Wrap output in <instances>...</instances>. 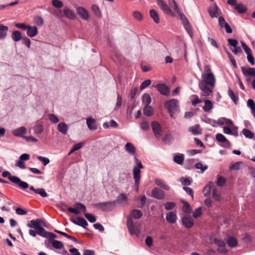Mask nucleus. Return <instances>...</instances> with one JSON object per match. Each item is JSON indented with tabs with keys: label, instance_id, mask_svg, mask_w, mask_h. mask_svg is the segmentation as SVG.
Returning a JSON list of instances; mask_svg holds the SVG:
<instances>
[{
	"label": "nucleus",
	"instance_id": "nucleus-40",
	"mask_svg": "<svg viewBox=\"0 0 255 255\" xmlns=\"http://www.w3.org/2000/svg\"><path fill=\"white\" fill-rule=\"evenodd\" d=\"M143 114L146 116H151L153 114V109L149 105L144 106L143 109Z\"/></svg>",
	"mask_w": 255,
	"mask_h": 255
},
{
	"label": "nucleus",
	"instance_id": "nucleus-20",
	"mask_svg": "<svg viewBox=\"0 0 255 255\" xmlns=\"http://www.w3.org/2000/svg\"><path fill=\"white\" fill-rule=\"evenodd\" d=\"M63 13L64 15L70 19H75L76 18V14L72 10L68 7H65L63 9Z\"/></svg>",
	"mask_w": 255,
	"mask_h": 255
},
{
	"label": "nucleus",
	"instance_id": "nucleus-18",
	"mask_svg": "<svg viewBox=\"0 0 255 255\" xmlns=\"http://www.w3.org/2000/svg\"><path fill=\"white\" fill-rule=\"evenodd\" d=\"M166 220L169 223L174 224L177 220V216L174 212H169L166 214Z\"/></svg>",
	"mask_w": 255,
	"mask_h": 255
},
{
	"label": "nucleus",
	"instance_id": "nucleus-44",
	"mask_svg": "<svg viewBox=\"0 0 255 255\" xmlns=\"http://www.w3.org/2000/svg\"><path fill=\"white\" fill-rule=\"evenodd\" d=\"M52 246L56 249H61L64 247L63 243L57 240H53L52 242Z\"/></svg>",
	"mask_w": 255,
	"mask_h": 255
},
{
	"label": "nucleus",
	"instance_id": "nucleus-29",
	"mask_svg": "<svg viewBox=\"0 0 255 255\" xmlns=\"http://www.w3.org/2000/svg\"><path fill=\"white\" fill-rule=\"evenodd\" d=\"M8 29L7 26L0 23V39H3L6 37Z\"/></svg>",
	"mask_w": 255,
	"mask_h": 255
},
{
	"label": "nucleus",
	"instance_id": "nucleus-28",
	"mask_svg": "<svg viewBox=\"0 0 255 255\" xmlns=\"http://www.w3.org/2000/svg\"><path fill=\"white\" fill-rule=\"evenodd\" d=\"M182 203L184 205L182 207V210L186 214H190L192 212V208L190 205L185 201H182Z\"/></svg>",
	"mask_w": 255,
	"mask_h": 255
},
{
	"label": "nucleus",
	"instance_id": "nucleus-16",
	"mask_svg": "<svg viewBox=\"0 0 255 255\" xmlns=\"http://www.w3.org/2000/svg\"><path fill=\"white\" fill-rule=\"evenodd\" d=\"M133 178L135 181V184L136 186L139 185L140 179V170L138 167H133Z\"/></svg>",
	"mask_w": 255,
	"mask_h": 255
},
{
	"label": "nucleus",
	"instance_id": "nucleus-8",
	"mask_svg": "<svg viewBox=\"0 0 255 255\" xmlns=\"http://www.w3.org/2000/svg\"><path fill=\"white\" fill-rule=\"evenodd\" d=\"M77 14L80 17L85 20H88L89 19L90 15L88 11L83 7L78 6L76 7Z\"/></svg>",
	"mask_w": 255,
	"mask_h": 255
},
{
	"label": "nucleus",
	"instance_id": "nucleus-15",
	"mask_svg": "<svg viewBox=\"0 0 255 255\" xmlns=\"http://www.w3.org/2000/svg\"><path fill=\"white\" fill-rule=\"evenodd\" d=\"M241 70L244 75L246 77L249 76H255V68L250 67L246 68L243 66L241 67Z\"/></svg>",
	"mask_w": 255,
	"mask_h": 255
},
{
	"label": "nucleus",
	"instance_id": "nucleus-37",
	"mask_svg": "<svg viewBox=\"0 0 255 255\" xmlns=\"http://www.w3.org/2000/svg\"><path fill=\"white\" fill-rule=\"evenodd\" d=\"M235 9L240 13H245L247 11V8L242 4H237L235 6Z\"/></svg>",
	"mask_w": 255,
	"mask_h": 255
},
{
	"label": "nucleus",
	"instance_id": "nucleus-38",
	"mask_svg": "<svg viewBox=\"0 0 255 255\" xmlns=\"http://www.w3.org/2000/svg\"><path fill=\"white\" fill-rule=\"evenodd\" d=\"M151 102L150 96L148 94H144L142 97V102L145 106L149 105Z\"/></svg>",
	"mask_w": 255,
	"mask_h": 255
},
{
	"label": "nucleus",
	"instance_id": "nucleus-62",
	"mask_svg": "<svg viewBox=\"0 0 255 255\" xmlns=\"http://www.w3.org/2000/svg\"><path fill=\"white\" fill-rule=\"evenodd\" d=\"M37 159L40 161L42 162L43 165L45 166L47 165L50 162L49 159L47 157H44L41 156H37Z\"/></svg>",
	"mask_w": 255,
	"mask_h": 255
},
{
	"label": "nucleus",
	"instance_id": "nucleus-46",
	"mask_svg": "<svg viewBox=\"0 0 255 255\" xmlns=\"http://www.w3.org/2000/svg\"><path fill=\"white\" fill-rule=\"evenodd\" d=\"M168 2L170 6L173 8L175 12L178 13H179V8L175 0H168Z\"/></svg>",
	"mask_w": 255,
	"mask_h": 255
},
{
	"label": "nucleus",
	"instance_id": "nucleus-33",
	"mask_svg": "<svg viewBox=\"0 0 255 255\" xmlns=\"http://www.w3.org/2000/svg\"><path fill=\"white\" fill-rule=\"evenodd\" d=\"M149 14L150 17L153 19L155 23H158L159 22L158 14L154 9L150 10Z\"/></svg>",
	"mask_w": 255,
	"mask_h": 255
},
{
	"label": "nucleus",
	"instance_id": "nucleus-12",
	"mask_svg": "<svg viewBox=\"0 0 255 255\" xmlns=\"http://www.w3.org/2000/svg\"><path fill=\"white\" fill-rule=\"evenodd\" d=\"M127 225L128 232L131 235L135 234L138 236V235L139 234V230L135 228L133 225V221L131 220V219H128Z\"/></svg>",
	"mask_w": 255,
	"mask_h": 255
},
{
	"label": "nucleus",
	"instance_id": "nucleus-17",
	"mask_svg": "<svg viewBox=\"0 0 255 255\" xmlns=\"http://www.w3.org/2000/svg\"><path fill=\"white\" fill-rule=\"evenodd\" d=\"M77 220L78 221H76L74 219H71L72 222L74 224L80 226L84 228H85L88 225L86 220L82 217H78Z\"/></svg>",
	"mask_w": 255,
	"mask_h": 255
},
{
	"label": "nucleus",
	"instance_id": "nucleus-6",
	"mask_svg": "<svg viewBox=\"0 0 255 255\" xmlns=\"http://www.w3.org/2000/svg\"><path fill=\"white\" fill-rule=\"evenodd\" d=\"M181 221L183 226L186 229L191 228L194 224L193 218L188 215H185L181 218Z\"/></svg>",
	"mask_w": 255,
	"mask_h": 255
},
{
	"label": "nucleus",
	"instance_id": "nucleus-51",
	"mask_svg": "<svg viewBox=\"0 0 255 255\" xmlns=\"http://www.w3.org/2000/svg\"><path fill=\"white\" fill-rule=\"evenodd\" d=\"M212 197L216 201H220L221 199V196L220 194L215 188H213V189Z\"/></svg>",
	"mask_w": 255,
	"mask_h": 255
},
{
	"label": "nucleus",
	"instance_id": "nucleus-52",
	"mask_svg": "<svg viewBox=\"0 0 255 255\" xmlns=\"http://www.w3.org/2000/svg\"><path fill=\"white\" fill-rule=\"evenodd\" d=\"M84 216L91 223H93L96 221V218L91 214L85 213Z\"/></svg>",
	"mask_w": 255,
	"mask_h": 255
},
{
	"label": "nucleus",
	"instance_id": "nucleus-22",
	"mask_svg": "<svg viewBox=\"0 0 255 255\" xmlns=\"http://www.w3.org/2000/svg\"><path fill=\"white\" fill-rule=\"evenodd\" d=\"M41 222V219H37L35 220H32L30 221V224H28V227L31 228H34L36 231L40 228V223Z\"/></svg>",
	"mask_w": 255,
	"mask_h": 255
},
{
	"label": "nucleus",
	"instance_id": "nucleus-50",
	"mask_svg": "<svg viewBox=\"0 0 255 255\" xmlns=\"http://www.w3.org/2000/svg\"><path fill=\"white\" fill-rule=\"evenodd\" d=\"M228 94L230 97L231 98V99L233 101L234 103L235 104H237L238 101V97L235 96V94H234L233 91L230 88L228 90Z\"/></svg>",
	"mask_w": 255,
	"mask_h": 255
},
{
	"label": "nucleus",
	"instance_id": "nucleus-57",
	"mask_svg": "<svg viewBox=\"0 0 255 255\" xmlns=\"http://www.w3.org/2000/svg\"><path fill=\"white\" fill-rule=\"evenodd\" d=\"M133 16L135 19H136L139 21H141L143 19L142 15L138 11H133Z\"/></svg>",
	"mask_w": 255,
	"mask_h": 255
},
{
	"label": "nucleus",
	"instance_id": "nucleus-43",
	"mask_svg": "<svg viewBox=\"0 0 255 255\" xmlns=\"http://www.w3.org/2000/svg\"><path fill=\"white\" fill-rule=\"evenodd\" d=\"M194 167L196 169H200V173H203L204 171L208 169V166L206 165H203L201 162H198L194 165Z\"/></svg>",
	"mask_w": 255,
	"mask_h": 255
},
{
	"label": "nucleus",
	"instance_id": "nucleus-48",
	"mask_svg": "<svg viewBox=\"0 0 255 255\" xmlns=\"http://www.w3.org/2000/svg\"><path fill=\"white\" fill-rule=\"evenodd\" d=\"M242 133L247 138H252L254 137V133L248 129L244 128Z\"/></svg>",
	"mask_w": 255,
	"mask_h": 255
},
{
	"label": "nucleus",
	"instance_id": "nucleus-25",
	"mask_svg": "<svg viewBox=\"0 0 255 255\" xmlns=\"http://www.w3.org/2000/svg\"><path fill=\"white\" fill-rule=\"evenodd\" d=\"M238 241L237 240L233 237H230L227 238V244L228 246L230 248H234L238 245Z\"/></svg>",
	"mask_w": 255,
	"mask_h": 255
},
{
	"label": "nucleus",
	"instance_id": "nucleus-27",
	"mask_svg": "<svg viewBox=\"0 0 255 255\" xmlns=\"http://www.w3.org/2000/svg\"><path fill=\"white\" fill-rule=\"evenodd\" d=\"M126 150L129 154L133 155L135 153V148L133 144L130 142H128L125 145Z\"/></svg>",
	"mask_w": 255,
	"mask_h": 255
},
{
	"label": "nucleus",
	"instance_id": "nucleus-9",
	"mask_svg": "<svg viewBox=\"0 0 255 255\" xmlns=\"http://www.w3.org/2000/svg\"><path fill=\"white\" fill-rule=\"evenodd\" d=\"M208 12L212 18L217 17L221 13L216 3L210 6L208 8Z\"/></svg>",
	"mask_w": 255,
	"mask_h": 255
},
{
	"label": "nucleus",
	"instance_id": "nucleus-49",
	"mask_svg": "<svg viewBox=\"0 0 255 255\" xmlns=\"http://www.w3.org/2000/svg\"><path fill=\"white\" fill-rule=\"evenodd\" d=\"M226 183V179L223 176H219L217 178V185L220 187L224 186Z\"/></svg>",
	"mask_w": 255,
	"mask_h": 255
},
{
	"label": "nucleus",
	"instance_id": "nucleus-2",
	"mask_svg": "<svg viewBox=\"0 0 255 255\" xmlns=\"http://www.w3.org/2000/svg\"><path fill=\"white\" fill-rule=\"evenodd\" d=\"M2 176L3 177H7L11 182L18 185L22 189H25L29 187L27 183L21 181L16 176H11L10 172L7 171H3L2 173Z\"/></svg>",
	"mask_w": 255,
	"mask_h": 255
},
{
	"label": "nucleus",
	"instance_id": "nucleus-36",
	"mask_svg": "<svg viewBox=\"0 0 255 255\" xmlns=\"http://www.w3.org/2000/svg\"><path fill=\"white\" fill-rule=\"evenodd\" d=\"M184 159V155L182 154L175 155L173 158L174 161L179 165H182L183 164Z\"/></svg>",
	"mask_w": 255,
	"mask_h": 255
},
{
	"label": "nucleus",
	"instance_id": "nucleus-21",
	"mask_svg": "<svg viewBox=\"0 0 255 255\" xmlns=\"http://www.w3.org/2000/svg\"><path fill=\"white\" fill-rule=\"evenodd\" d=\"M31 191L34 192L36 194L40 195L42 197H47L48 196L47 193L45 190L43 188L35 189L32 186L29 187Z\"/></svg>",
	"mask_w": 255,
	"mask_h": 255
},
{
	"label": "nucleus",
	"instance_id": "nucleus-5",
	"mask_svg": "<svg viewBox=\"0 0 255 255\" xmlns=\"http://www.w3.org/2000/svg\"><path fill=\"white\" fill-rule=\"evenodd\" d=\"M179 16L180 17V19L182 21V24L184 26V28L189 34L191 37H192L193 36V32L192 30V28L190 25L189 21L186 18V16L181 13H179Z\"/></svg>",
	"mask_w": 255,
	"mask_h": 255
},
{
	"label": "nucleus",
	"instance_id": "nucleus-3",
	"mask_svg": "<svg viewBox=\"0 0 255 255\" xmlns=\"http://www.w3.org/2000/svg\"><path fill=\"white\" fill-rule=\"evenodd\" d=\"M178 100L175 99L166 101L164 103V106L167 109L170 117H173V114L178 112Z\"/></svg>",
	"mask_w": 255,
	"mask_h": 255
},
{
	"label": "nucleus",
	"instance_id": "nucleus-60",
	"mask_svg": "<svg viewBox=\"0 0 255 255\" xmlns=\"http://www.w3.org/2000/svg\"><path fill=\"white\" fill-rule=\"evenodd\" d=\"M164 206L165 209L166 210H170L174 207L175 206V203L174 202H167L164 204Z\"/></svg>",
	"mask_w": 255,
	"mask_h": 255
},
{
	"label": "nucleus",
	"instance_id": "nucleus-42",
	"mask_svg": "<svg viewBox=\"0 0 255 255\" xmlns=\"http://www.w3.org/2000/svg\"><path fill=\"white\" fill-rule=\"evenodd\" d=\"M91 9L96 16L99 18L102 16V13L101 12L100 9L97 5L96 4H93L91 6Z\"/></svg>",
	"mask_w": 255,
	"mask_h": 255
},
{
	"label": "nucleus",
	"instance_id": "nucleus-13",
	"mask_svg": "<svg viewBox=\"0 0 255 255\" xmlns=\"http://www.w3.org/2000/svg\"><path fill=\"white\" fill-rule=\"evenodd\" d=\"M152 197L153 198L161 200L165 197L164 192L158 188H154L152 189L151 192Z\"/></svg>",
	"mask_w": 255,
	"mask_h": 255
},
{
	"label": "nucleus",
	"instance_id": "nucleus-54",
	"mask_svg": "<svg viewBox=\"0 0 255 255\" xmlns=\"http://www.w3.org/2000/svg\"><path fill=\"white\" fill-rule=\"evenodd\" d=\"M33 129L34 130V133H40L43 130V126L39 124V125L35 126L33 128Z\"/></svg>",
	"mask_w": 255,
	"mask_h": 255
},
{
	"label": "nucleus",
	"instance_id": "nucleus-19",
	"mask_svg": "<svg viewBox=\"0 0 255 255\" xmlns=\"http://www.w3.org/2000/svg\"><path fill=\"white\" fill-rule=\"evenodd\" d=\"M27 35L29 37H34L37 34L38 30L36 26H31L28 25L27 28H26Z\"/></svg>",
	"mask_w": 255,
	"mask_h": 255
},
{
	"label": "nucleus",
	"instance_id": "nucleus-7",
	"mask_svg": "<svg viewBox=\"0 0 255 255\" xmlns=\"http://www.w3.org/2000/svg\"><path fill=\"white\" fill-rule=\"evenodd\" d=\"M152 86L156 88L161 95L168 96L170 93L169 88L164 84H153Z\"/></svg>",
	"mask_w": 255,
	"mask_h": 255
},
{
	"label": "nucleus",
	"instance_id": "nucleus-61",
	"mask_svg": "<svg viewBox=\"0 0 255 255\" xmlns=\"http://www.w3.org/2000/svg\"><path fill=\"white\" fill-rule=\"evenodd\" d=\"M247 105L252 109L253 112H255V104L253 100H248L247 102Z\"/></svg>",
	"mask_w": 255,
	"mask_h": 255
},
{
	"label": "nucleus",
	"instance_id": "nucleus-30",
	"mask_svg": "<svg viewBox=\"0 0 255 255\" xmlns=\"http://www.w3.org/2000/svg\"><path fill=\"white\" fill-rule=\"evenodd\" d=\"M130 216L134 219H138L142 217V213L140 210L133 209L130 213Z\"/></svg>",
	"mask_w": 255,
	"mask_h": 255
},
{
	"label": "nucleus",
	"instance_id": "nucleus-41",
	"mask_svg": "<svg viewBox=\"0 0 255 255\" xmlns=\"http://www.w3.org/2000/svg\"><path fill=\"white\" fill-rule=\"evenodd\" d=\"M54 232L69 239H70L71 240H72L73 241L75 242H77V239L76 238H75L74 237H73V236H70L68 234H67V233H65V232H62V231H58V230H54Z\"/></svg>",
	"mask_w": 255,
	"mask_h": 255
},
{
	"label": "nucleus",
	"instance_id": "nucleus-24",
	"mask_svg": "<svg viewBox=\"0 0 255 255\" xmlns=\"http://www.w3.org/2000/svg\"><path fill=\"white\" fill-rule=\"evenodd\" d=\"M58 130L64 134H66L68 130V126L63 122L60 123L57 126Z\"/></svg>",
	"mask_w": 255,
	"mask_h": 255
},
{
	"label": "nucleus",
	"instance_id": "nucleus-32",
	"mask_svg": "<svg viewBox=\"0 0 255 255\" xmlns=\"http://www.w3.org/2000/svg\"><path fill=\"white\" fill-rule=\"evenodd\" d=\"M87 125L88 127L91 130H95L97 129V127L96 125V121L94 119L89 118L87 119Z\"/></svg>",
	"mask_w": 255,
	"mask_h": 255
},
{
	"label": "nucleus",
	"instance_id": "nucleus-63",
	"mask_svg": "<svg viewBox=\"0 0 255 255\" xmlns=\"http://www.w3.org/2000/svg\"><path fill=\"white\" fill-rule=\"evenodd\" d=\"M180 181L184 186L189 185L191 184V182L188 178L181 177L180 179Z\"/></svg>",
	"mask_w": 255,
	"mask_h": 255
},
{
	"label": "nucleus",
	"instance_id": "nucleus-34",
	"mask_svg": "<svg viewBox=\"0 0 255 255\" xmlns=\"http://www.w3.org/2000/svg\"><path fill=\"white\" fill-rule=\"evenodd\" d=\"M155 183L157 186L164 189V190L168 191L170 189V187L168 185H166L164 182H163L161 180L159 179H156L155 180Z\"/></svg>",
	"mask_w": 255,
	"mask_h": 255
},
{
	"label": "nucleus",
	"instance_id": "nucleus-56",
	"mask_svg": "<svg viewBox=\"0 0 255 255\" xmlns=\"http://www.w3.org/2000/svg\"><path fill=\"white\" fill-rule=\"evenodd\" d=\"M49 120L53 123L56 124L59 122V119L53 114L48 115Z\"/></svg>",
	"mask_w": 255,
	"mask_h": 255
},
{
	"label": "nucleus",
	"instance_id": "nucleus-1",
	"mask_svg": "<svg viewBox=\"0 0 255 255\" xmlns=\"http://www.w3.org/2000/svg\"><path fill=\"white\" fill-rule=\"evenodd\" d=\"M202 79L199 83V87L202 91L203 96L211 94L215 86L216 78L213 73H204Z\"/></svg>",
	"mask_w": 255,
	"mask_h": 255
},
{
	"label": "nucleus",
	"instance_id": "nucleus-59",
	"mask_svg": "<svg viewBox=\"0 0 255 255\" xmlns=\"http://www.w3.org/2000/svg\"><path fill=\"white\" fill-rule=\"evenodd\" d=\"M151 84V81L150 80H146L144 81L140 86V90H142L147 87Z\"/></svg>",
	"mask_w": 255,
	"mask_h": 255
},
{
	"label": "nucleus",
	"instance_id": "nucleus-64",
	"mask_svg": "<svg viewBox=\"0 0 255 255\" xmlns=\"http://www.w3.org/2000/svg\"><path fill=\"white\" fill-rule=\"evenodd\" d=\"M52 5L56 8H61L63 6V3L62 1L58 0H53Z\"/></svg>",
	"mask_w": 255,
	"mask_h": 255
},
{
	"label": "nucleus",
	"instance_id": "nucleus-45",
	"mask_svg": "<svg viewBox=\"0 0 255 255\" xmlns=\"http://www.w3.org/2000/svg\"><path fill=\"white\" fill-rule=\"evenodd\" d=\"M115 201L120 203H122L123 202H125V204H127L128 201V198L125 194H120L117 197V200Z\"/></svg>",
	"mask_w": 255,
	"mask_h": 255
},
{
	"label": "nucleus",
	"instance_id": "nucleus-35",
	"mask_svg": "<svg viewBox=\"0 0 255 255\" xmlns=\"http://www.w3.org/2000/svg\"><path fill=\"white\" fill-rule=\"evenodd\" d=\"M20 32L17 30L13 31L11 34V38L14 41H18L22 38Z\"/></svg>",
	"mask_w": 255,
	"mask_h": 255
},
{
	"label": "nucleus",
	"instance_id": "nucleus-26",
	"mask_svg": "<svg viewBox=\"0 0 255 255\" xmlns=\"http://www.w3.org/2000/svg\"><path fill=\"white\" fill-rule=\"evenodd\" d=\"M189 131L191 132L193 134H200L202 133V130L198 125H196L189 128Z\"/></svg>",
	"mask_w": 255,
	"mask_h": 255
},
{
	"label": "nucleus",
	"instance_id": "nucleus-55",
	"mask_svg": "<svg viewBox=\"0 0 255 255\" xmlns=\"http://www.w3.org/2000/svg\"><path fill=\"white\" fill-rule=\"evenodd\" d=\"M202 214V207H199L196 209L193 214V217L194 218H197Z\"/></svg>",
	"mask_w": 255,
	"mask_h": 255
},
{
	"label": "nucleus",
	"instance_id": "nucleus-31",
	"mask_svg": "<svg viewBox=\"0 0 255 255\" xmlns=\"http://www.w3.org/2000/svg\"><path fill=\"white\" fill-rule=\"evenodd\" d=\"M205 105L203 107V110L206 112H209L213 108L212 102L209 100H206L204 102Z\"/></svg>",
	"mask_w": 255,
	"mask_h": 255
},
{
	"label": "nucleus",
	"instance_id": "nucleus-58",
	"mask_svg": "<svg viewBox=\"0 0 255 255\" xmlns=\"http://www.w3.org/2000/svg\"><path fill=\"white\" fill-rule=\"evenodd\" d=\"M242 46L247 55L252 54L251 49L244 42H241Z\"/></svg>",
	"mask_w": 255,
	"mask_h": 255
},
{
	"label": "nucleus",
	"instance_id": "nucleus-47",
	"mask_svg": "<svg viewBox=\"0 0 255 255\" xmlns=\"http://www.w3.org/2000/svg\"><path fill=\"white\" fill-rule=\"evenodd\" d=\"M37 234L42 237L46 238L48 234V232L46 231L41 226L38 228V230H37Z\"/></svg>",
	"mask_w": 255,
	"mask_h": 255
},
{
	"label": "nucleus",
	"instance_id": "nucleus-11",
	"mask_svg": "<svg viewBox=\"0 0 255 255\" xmlns=\"http://www.w3.org/2000/svg\"><path fill=\"white\" fill-rule=\"evenodd\" d=\"M157 4L160 9L167 14H173L172 10L163 0H157Z\"/></svg>",
	"mask_w": 255,
	"mask_h": 255
},
{
	"label": "nucleus",
	"instance_id": "nucleus-10",
	"mask_svg": "<svg viewBox=\"0 0 255 255\" xmlns=\"http://www.w3.org/2000/svg\"><path fill=\"white\" fill-rule=\"evenodd\" d=\"M151 128L157 138H159L161 136V128L159 123L156 121H153L151 123Z\"/></svg>",
	"mask_w": 255,
	"mask_h": 255
},
{
	"label": "nucleus",
	"instance_id": "nucleus-53",
	"mask_svg": "<svg viewBox=\"0 0 255 255\" xmlns=\"http://www.w3.org/2000/svg\"><path fill=\"white\" fill-rule=\"evenodd\" d=\"M216 138L217 141L221 142H228V140L225 136L221 133H218L216 135Z\"/></svg>",
	"mask_w": 255,
	"mask_h": 255
},
{
	"label": "nucleus",
	"instance_id": "nucleus-23",
	"mask_svg": "<svg viewBox=\"0 0 255 255\" xmlns=\"http://www.w3.org/2000/svg\"><path fill=\"white\" fill-rule=\"evenodd\" d=\"M26 132V128L22 127L13 130V134L16 136H22Z\"/></svg>",
	"mask_w": 255,
	"mask_h": 255
},
{
	"label": "nucleus",
	"instance_id": "nucleus-4",
	"mask_svg": "<svg viewBox=\"0 0 255 255\" xmlns=\"http://www.w3.org/2000/svg\"><path fill=\"white\" fill-rule=\"evenodd\" d=\"M117 201H108L96 203L95 207L105 211L109 212L113 210L116 206Z\"/></svg>",
	"mask_w": 255,
	"mask_h": 255
},
{
	"label": "nucleus",
	"instance_id": "nucleus-39",
	"mask_svg": "<svg viewBox=\"0 0 255 255\" xmlns=\"http://www.w3.org/2000/svg\"><path fill=\"white\" fill-rule=\"evenodd\" d=\"M213 187V182L212 181H210L204 188L203 193L204 194V195H208L211 192V189Z\"/></svg>",
	"mask_w": 255,
	"mask_h": 255
},
{
	"label": "nucleus",
	"instance_id": "nucleus-14",
	"mask_svg": "<svg viewBox=\"0 0 255 255\" xmlns=\"http://www.w3.org/2000/svg\"><path fill=\"white\" fill-rule=\"evenodd\" d=\"M214 243L218 246V251L222 253H225L227 252L226 249H225L226 247V243L223 241H221L217 238H215L214 239Z\"/></svg>",
	"mask_w": 255,
	"mask_h": 255
}]
</instances>
